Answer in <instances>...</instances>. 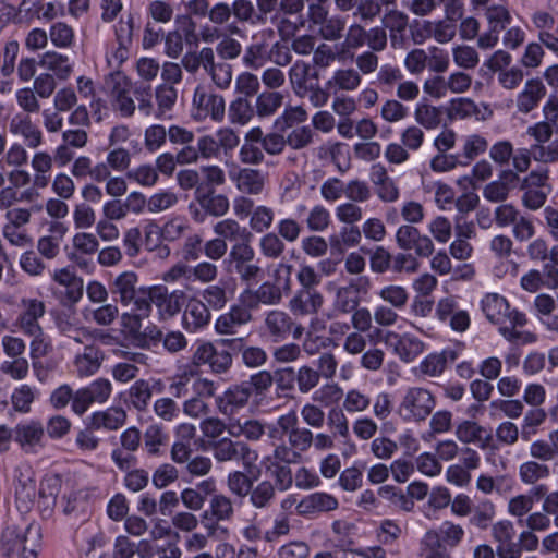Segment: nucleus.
<instances>
[{"mask_svg": "<svg viewBox=\"0 0 558 558\" xmlns=\"http://www.w3.org/2000/svg\"><path fill=\"white\" fill-rule=\"evenodd\" d=\"M378 495L383 499L389 501L393 507L399 508L405 512H411L414 509V500L408 497L401 489L390 485L381 486L378 489Z\"/></svg>", "mask_w": 558, "mask_h": 558, "instance_id": "obj_47", "label": "nucleus"}, {"mask_svg": "<svg viewBox=\"0 0 558 558\" xmlns=\"http://www.w3.org/2000/svg\"><path fill=\"white\" fill-rule=\"evenodd\" d=\"M16 473V498L24 504L33 502L37 494L34 471L29 466H23L19 468Z\"/></svg>", "mask_w": 558, "mask_h": 558, "instance_id": "obj_31", "label": "nucleus"}, {"mask_svg": "<svg viewBox=\"0 0 558 558\" xmlns=\"http://www.w3.org/2000/svg\"><path fill=\"white\" fill-rule=\"evenodd\" d=\"M531 458L542 462H548L557 458L558 446L550 440L537 439L531 442L529 447Z\"/></svg>", "mask_w": 558, "mask_h": 558, "instance_id": "obj_58", "label": "nucleus"}, {"mask_svg": "<svg viewBox=\"0 0 558 558\" xmlns=\"http://www.w3.org/2000/svg\"><path fill=\"white\" fill-rule=\"evenodd\" d=\"M13 439L26 453H36L45 446L44 425L36 420L21 422L14 427Z\"/></svg>", "mask_w": 558, "mask_h": 558, "instance_id": "obj_13", "label": "nucleus"}, {"mask_svg": "<svg viewBox=\"0 0 558 558\" xmlns=\"http://www.w3.org/2000/svg\"><path fill=\"white\" fill-rule=\"evenodd\" d=\"M209 264L201 263L194 268L187 266L186 282L184 287L186 291L195 295L202 294L206 299L209 293Z\"/></svg>", "mask_w": 558, "mask_h": 558, "instance_id": "obj_29", "label": "nucleus"}, {"mask_svg": "<svg viewBox=\"0 0 558 558\" xmlns=\"http://www.w3.org/2000/svg\"><path fill=\"white\" fill-rule=\"evenodd\" d=\"M37 252L27 250L21 254L19 265L21 269L31 277H41L47 265Z\"/></svg>", "mask_w": 558, "mask_h": 558, "instance_id": "obj_48", "label": "nucleus"}, {"mask_svg": "<svg viewBox=\"0 0 558 558\" xmlns=\"http://www.w3.org/2000/svg\"><path fill=\"white\" fill-rule=\"evenodd\" d=\"M546 95V87L538 78L527 80L523 89L518 94L515 105L521 113L534 110Z\"/></svg>", "mask_w": 558, "mask_h": 558, "instance_id": "obj_23", "label": "nucleus"}, {"mask_svg": "<svg viewBox=\"0 0 558 558\" xmlns=\"http://www.w3.org/2000/svg\"><path fill=\"white\" fill-rule=\"evenodd\" d=\"M37 390L28 385H21L15 388L11 395V403L15 411L21 413H28L32 403L35 401Z\"/></svg>", "mask_w": 558, "mask_h": 558, "instance_id": "obj_50", "label": "nucleus"}, {"mask_svg": "<svg viewBox=\"0 0 558 558\" xmlns=\"http://www.w3.org/2000/svg\"><path fill=\"white\" fill-rule=\"evenodd\" d=\"M353 289L359 292L364 288L362 284L355 288L354 283L352 282L347 287H340L337 289L333 301L336 311L341 314H349L360 305V299L352 295Z\"/></svg>", "mask_w": 558, "mask_h": 558, "instance_id": "obj_42", "label": "nucleus"}, {"mask_svg": "<svg viewBox=\"0 0 558 558\" xmlns=\"http://www.w3.org/2000/svg\"><path fill=\"white\" fill-rule=\"evenodd\" d=\"M422 28L426 37L434 38L439 44L451 41L457 34L456 24L448 20L424 21Z\"/></svg>", "mask_w": 558, "mask_h": 558, "instance_id": "obj_34", "label": "nucleus"}, {"mask_svg": "<svg viewBox=\"0 0 558 558\" xmlns=\"http://www.w3.org/2000/svg\"><path fill=\"white\" fill-rule=\"evenodd\" d=\"M215 232L221 238L211 240V259L223 256L227 252L226 240L239 241L242 238L252 236V233L242 228L238 221L233 219H225L215 226Z\"/></svg>", "mask_w": 558, "mask_h": 558, "instance_id": "obj_15", "label": "nucleus"}, {"mask_svg": "<svg viewBox=\"0 0 558 558\" xmlns=\"http://www.w3.org/2000/svg\"><path fill=\"white\" fill-rule=\"evenodd\" d=\"M49 38L58 48H70L74 43L75 35L70 25L57 22L49 29Z\"/></svg>", "mask_w": 558, "mask_h": 558, "instance_id": "obj_57", "label": "nucleus"}, {"mask_svg": "<svg viewBox=\"0 0 558 558\" xmlns=\"http://www.w3.org/2000/svg\"><path fill=\"white\" fill-rule=\"evenodd\" d=\"M184 322L187 329L197 330L204 328L209 322V310L195 294L190 299L184 313Z\"/></svg>", "mask_w": 558, "mask_h": 558, "instance_id": "obj_32", "label": "nucleus"}, {"mask_svg": "<svg viewBox=\"0 0 558 558\" xmlns=\"http://www.w3.org/2000/svg\"><path fill=\"white\" fill-rule=\"evenodd\" d=\"M451 52L454 64L460 69L472 70L480 63V54L474 47L456 45Z\"/></svg>", "mask_w": 558, "mask_h": 558, "instance_id": "obj_44", "label": "nucleus"}, {"mask_svg": "<svg viewBox=\"0 0 558 558\" xmlns=\"http://www.w3.org/2000/svg\"><path fill=\"white\" fill-rule=\"evenodd\" d=\"M113 354L123 361L111 367L112 378L122 384L135 379L140 373L138 365H146L148 356L142 352H131L122 349L113 350Z\"/></svg>", "mask_w": 558, "mask_h": 558, "instance_id": "obj_12", "label": "nucleus"}, {"mask_svg": "<svg viewBox=\"0 0 558 558\" xmlns=\"http://www.w3.org/2000/svg\"><path fill=\"white\" fill-rule=\"evenodd\" d=\"M549 475V466L534 459L525 461L519 466L520 481L525 485H533L538 481L547 478Z\"/></svg>", "mask_w": 558, "mask_h": 558, "instance_id": "obj_40", "label": "nucleus"}, {"mask_svg": "<svg viewBox=\"0 0 558 558\" xmlns=\"http://www.w3.org/2000/svg\"><path fill=\"white\" fill-rule=\"evenodd\" d=\"M337 508L338 500L332 495L323 492L310 494L296 505V511L302 515L332 511Z\"/></svg>", "mask_w": 558, "mask_h": 558, "instance_id": "obj_26", "label": "nucleus"}, {"mask_svg": "<svg viewBox=\"0 0 558 558\" xmlns=\"http://www.w3.org/2000/svg\"><path fill=\"white\" fill-rule=\"evenodd\" d=\"M533 159L543 163L558 161V138L545 144L532 145Z\"/></svg>", "mask_w": 558, "mask_h": 558, "instance_id": "obj_64", "label": "nucleus"}, {"mask_svg": "<svg viewBox=\"0 0 558 558\" xmlns=\"http://www.w3.org/2000/svg\"><path fill=\"white\" fill-rule=\"evenodd\" d=\"M105 360L104 351L95 345H85L82 352H77L72 361L73 373L78 378L94 376L101 367Z\"/></svg>", "mask_w": 558, "mask_h": 558, "instance_id": "obj_17", "label": "nucleus"}, {"mask_svg": "<svg viewBox=\"0 0 558 558\" xmlns=\"http://www.w3.org/2000/svg\"><path fill=\"white\" fill-rule=\"evenodd\" d=\"M106 85L112 100L130 94L132 89L131 81L120 71L111 72L106 81Z\"/></svg>", "mask_w": 558, "mask_h": 558, "instance_id": "obj_61", "label": "nucleus"}, {"mask_svg": "<svg viewBox=\"0 0 558 558\" xmlns=\"http://www.w3.org/2000/svg\"><path fill=\"white\" fill-rule=\"evenodd\" d=\"M464 530L461 525L454 524L450 521H445L440 527L439 533L429 531L425 535V543L427 545L434 544L440 547V541L447 546L456 547L463 538Z\"/></svg>", "mask_w": 558, "mask_h": 558, "instance_id": "obj_27", "label": "nucleus"}, {"mask_svg": "<svg viewBox=\"0 0 558 558\" xmlns=\"http://www.w3.org/2000/svg\"><path fill=\"white\" fill-rule=\"evenodd\" d=\"M66 231L68 228L62 222H52L49 227V234L38 238L37 253L48 260L54 259L60 254L61 243Z\"/></svg>", "mask_w": 558, "mask_h": 558, "instance_id": "obj_22", "label": "nucleus"}, {"mask_svg": "<svg viewBox=\"0 0 558 558\" xmlns=\"http://www.w3.org/2000/svg\"><path fill=\"white\" fill-rule=\"evenodd\" d=\"M520 177L511 169H505L499 173L497 180L489 182L483 189V196L490 203H504Z\"/></svg>", "mask_w": 558, "mask_h": 558, "instance_id": "obj_20", "label": "nucleus"}, {"mask_svg": "<svg viewBox=\"0 0 558 558\" xmlns=\"http://www.w3.org/2000/svg\"><path fill=\"white\" fill-rule=\"evenodd\" d=\"M150 292V300L154 301L160 320H168L178 315L185 303V293L183 290H173L170 292L166 286L155 284Z\"/></svg>", "mask_w": 558, "mask_h": 558, "instance_id": "obj_10", "label": "nucleus"}, {"mask_svg": "<svg viewBox=\"0 0 558 558\" xmlns=\"http://www.w3.org/2000/svg\"><path fill=\"white\" fill-rule=\"evenodd\" d=\"M292 265L279 263L274 269L275 282H264L256 291H245L241 299L248 307H255L258 303L265 305H276L282 300L283 293L291 290Z\"/></svg>", "mask_w": 558, "mask_h": 558, "instance_id": "obj_2", "label": "nucleus"}, {"mask_svg": "<svg viewBox=\"0 0 558 558\" xmlns=\"http://www.w3.org/2000/svg\"><path fill=\"white\" fill-rule=\"evenodd\" d=\"M168 435L159 424L149 425L144 433V445L149 454H158L160 447L166 445Z\"/></svg>", "mask_w": 558, "mask_h": 558, "instance_id": "obj_53", "label": "nucleus"}, {"mask_svg": "<svg viewBox=\"0 0 558 558\" xmlns=\"http://www.w3.org/2000/svg\"><path fill=\"white\" fill-rule=\"evenodd\" d=\"M138 275L133 270H125L116 276L110 282V292L122 306L131 305L134 294L140 291Z\"/></svg>", "mask_w": 558, "mask_h": 558, "instance_id": "obj_21", "label": "nucleus"}, {"mask_svg": "<svg viewBox=\"0 0 558 558\" xmlns=\"http://www.w3.org/2000/svg\"><path fill=\"white\" fill-rule=\"evenodd\" d=\"M397 342L395 344V353L403 362H412L424 351V343L418 338L404 333L396 336Z\"/></svg>", "mask_w": 558, "mask_h": 558, "instance_id": "obj_35", "label": "nucleus"}, {"mask_svg": "<svg viewBox=\"0 0 558 558\" xmlns=\"http://www.w3.org/2000/svg\"><path fill=\"white\" fill-rule=\"evenodd\" d=\"M51 279L65 289L60 296L63 305H73L82 299L83 280L70 267L56 268L51 272Z\"/></svg>", "mask_w": 558, "mask_h": 558, "instance_id": "obj_16", "label": "nucleus"}, {"mask_svg": "<svg viewBox=\"0 0 558 558\" xmlns=\"http://www.w3.org/2000/svg\"><path fill=\"white\" fill-rule=\"evenodd\" d=\"M414 119L420 128L435 130L442 121V111L430 104L418 102L414 109Z\"/></svg>", "mask_w": 558, "mask_h": 558, "instance_id": "obj_36", "label": "nucleus"}, {"mask_svg": "<svg viewBox=\"0 0 558 558\" xmlns=\"http://www.w3.org/2000/svg\"><path fill=\"white\" fill-rule=\"evenodd\" d=\"M454 435L463 445H475L487 449L493 441V434L473 420H462L456 425Z\"/></svg>", "mask_w": 558, "mask_h": 558, "instance_id": "obj_18", "label": "nucleus"}, {"mask_svg": "<svg viewBox=\"0 0 558 558\" xmlns=\"http://www.w3.org/2000/svg\"><path fill=\"white\" fill-rule=\"evenodd\" d=\"M287 438L288 442L281 441L274 448L278 459L299 462L302 454L312 448V430L307 427L299 426Z\"/></svg>", "mask_w": 558, "mask_h": 558, "instance_id": "obj_11", "label": "nucleus"}, {"mask_svg": "<svg viewBox=\"0 0 558 558\" xmlns=\"http://www.w3.org/2000/svg\"><path fill=\"white\" fill-rule=\"evenodd\" d=\"M379 298L389 303L393 308H403L409 300L405 288L401 286H386L378 292Z\"/></svg>", "mask_w": 558, "mask_h": 558, "instance_id": "obj_63", "label": "nucleus"}, {"mask_svg": "<svg viewBox=\"0 0 558 558\" xmlns=\"http://www.w3.org/2000/svg\"><path fill=\"white\" fill-rule=\"evenodd\" d=\"M292 463H296V461H286L276 458V449L262 459V465L266 472L275 478L278 487L283 490L288 489L293 482L291 469L289 468V464Z\"/></svg>", "mask_w": 558, "mask_h": 558, "instance_id": "obj_24", "label": "nucleus"}, {"mask_svg": "<svg viewBox=\"0 0 558 558\" xmlns=\"http://www.w3.org/2000/svg\"><path fill=\"white\" fill-rule=\"evenodd\" d=\"M546 412L544 409L534 408L529 410L523 417L521 425V438L525 441L530 440L532 436L537 433L538 427L546 420Z\"/></svg>", "mask_w": 558, "mask_h": 558, "instance_id": "obj_49", "label": "nucleus"}, {"mask_svg": "<svg viewBox=\"0 0 558 558\" xmlns=\"http://www.w3.org/2000/svg\"><path fill=\"white\" fill-rule=\"evenodd\" d=\"M298 389L301 393H307L318 386L320 376L317 369L310 365H302L295 375Z\"/></svg>", "mask_w": 558, "mask_h": 558, "instance_id": "obj_60", "label": "nucleus"}, {"mask_svg": "<svg viewBox=\"0 0 558 558\" xmlns=\"http://www.w3.org/2000/svg\"><path fill=\"white\" fill-rule=\"evenodd\" d=\"M485 317L493 324L510 326H523L526 323L525 315L510 308V304L498 293H487L481 302Z\"/></svg>", "mask_w": 558, "mask_h": 558, "instance_id": "obj_6", "label": "nucleus"}, {"mask_svg": "<svg viewBox=\"0 0 558 558\" xmlns=\"http://www.w3.org/2000/svg\"><path fill=\"white\" fill-rule=\"evenodd\" d=\"M251 319V313L248 310L234 306L227 314L221 315L215 325L217 332L219 333H232L234 328L247 323Z\"/></svg>", "mask_w": 558, "mask_h": 558, "instance_id": "obj_37", "label": "nucleus"}, {"mask_svg": "<svg viewBox=\"0 0 558 558\" xmlns=\"http://www.w3.org/2000/svg\"><path fill=\"white\" fill-rule=\"evenodd\" d=\"M283 104V95L279 92H263L255 100V112L259 118L275 114Z\"/></svg>", "mask_w": 558, "mask_h": 558, "instance_id": "obj_43", "label": "nucleus"}, {"mask_svg": "<svg viewBox=\"0 0 558 558\" xmlns=\"http://www.w3.org/2000/svg\"><path fill=\"white\" fill-rule=\"evenodd\" d=\"M304 328L294 322L292 316L282 310H271L264 318V336L272 342H281L290 336L298 340L302 337Z\"/></svg>", "mask_w": 558, "mask_h": 558, "instance_id": "obj_5", "label": "nucleus"}, {"mask_svg": "<svg viewBox=\"0 0 558 558\" xmlns=\"http://www.w3.org/2000/svg\"><path fill=\"white\" fill-rule=\"evenodd\" d=\"M46 314V305L36 298H23L20 301V312L14 325L23 335L40 333L43 327L39 320Z\"/></svg>", "mask_w": 558, "mask_h": 558, "instance_id": "obj_9", "label": "nucleus"}, {"mask_svg": "<svg viewBox=\"0 0 558 558\" xmlns=\"http://www.w3.org/2000/svg\"><path fill=\"white\" fill-rule=\"evenodd\" d=\"M155 95L158 105L156 117L160 118L173 108L177 102L178 92L172 85L161 84L156 87Z\"/></svg>", "mask_w": 558, "mask_h": 558, "instance_id": "obj_54", "label": "nucleus"}, {"mask_svg": "<svg viewBox=\"0 0 558 558\" xmlns=\"http://www.w3.org/2000/svg\"><path fill=\"white\" fill-rule=\"evenodd\" d=\"M372 403L371 397L357 388L347 391L342 402V408L347 413L365 412Z\"/></svg>", "mask_w": 558, "mask_h": 558, "instance_id": "obj_45", "label": "nucleus"}, {"mask_svg": "<svg viewBox=\"0 0 558 558\" xmlns=\"http://www.w3.org/2000/svg\"><path fill=\"white\" fill-rule=\"evenodd\" d=\"M274 220V209L265 205H258L250 217L248 226L252 231L264 233L271 228Z\"/></svg>", "mask_w": 558, "mask_h": 558, "instance_id": "obj_46", "label": "nucleus"}, {"mask_svg": "<svg viewBox=\"0 0 558 558\" xmlns=\"http://www.w3.org/2000/svg\"><path fill=\"white\" fill-rule=\"evenodd\" d=\"M40 66L52 72L54 78L66 80L72 73V64L69 58L56 51H47L43 54Z\"/></svg>", "mask_w": 558, "mask_h": 558, "instance_id": "obj_33", "label": "nucleus"}, {"mask_svg": "<svg viewBox=\"0 0 558 558\" xmlns=\"http://www.w3.org/2000/svg\"><path fill=\"white\" fill-rule=\"evenodd\" d=\"M205 180L201 182L199 173L195 170H183L178 173V181L182 189L196 187L195 199L190 204L193 218L203 222L209 215V170L203 167Z\"/></svg>", "mask_w": 558, "mask_h": 558, "instance_id": "obj_4", "label": "nucleus"}, {"mask_svg": "<svg viewBox=\"0 0 558 558\" xmlns=\"http://www.w3.org/2000/svg\"><path fill=\"white\" fill-rule=\"evenodd\" d=\"M547 171H531L520 179V189L523 191L522 205L530 210L539 209L546 202L549 187L547 185Z\"/></svg>", "mask_w": 558, "mask_h": 558, "instance_id": "obj_8", "label": "nucleus"}, {"mask_svg": "<svg viewBox=\"0 0 558 558\" xmlns=\"http://www.w3.org/2000/svg\"><path fill=\"white\" fill-rule=\"evenodd\" d=\"M324 304L323 294L315 289H300L289 301V310L295 316L317 314Z\"/></svg>", "mask_w": 558, "mask_h": 558, "instance_id": "obj_19", "label": "nucleus"}, {"mask_svg": "<svg viewBox=\"0 0 558 558\" xmlns=\"http://www.w3.org/2000/svg\"><path fill=\"white\" fill-rule=\"evenodd\" d=\"M436 408V397L427 388L412 386L404 390L399 405L398 414L404 422H425Z\"/></svg>", "mask_w": 558, "mask_h": 558, "instance_id": "obj_3", "label": "nucleus"}, {"mask_svg": "<svg viewBox=\"0 0 558 558\" xmlns=\"http://www.w3.org/2000/svg\"><path fill=\"white\" fill-rule=\"evenodd\" d=\"M266 177L259 170L242 169L238 174V189L246 194L258 195L263 192Z\"/></svg>", "mask_w": 558, "mask_h": 558, "instance_id": "obj_38", "label": "nucleus"}, {"mask_svg": "<svg viewBox=\"0 0 558 558\" xmlns=\"http://www.w3.org/2000/svg\"><path fill=\"white\" fill-rule=\"evenodd\" d=\"M263 256L269 259H278L284 252L283 241L275 232L265 233L258 243Z\"/></svg>", "mask_w": 558, "mask_h": 558, "instance_id": "obj_51", "label": "nucleus"}, {"mask_svg": "<svg viewBox=\"0 0 558 558\" xmlns=\"http://www.w3.org/2000/svg\"><path fill=\"white\" fill-rule=\"evenodd\" d=\"M427 230L436 242L446 244L452 236L451 221L445 216L434 217L427 225Z\"/></svg>", "mask_w": 558, "mask_h": 558, "instance_id": "obj_56", "label": "nucleus"}, {"mask_svg": "<svg viewBox=\"0 0 558 558\" xmlns=\"http://www.w3.org/2000/svg\"><path fill=\"white\" fill-rule=\"evenodd\" d=\"M310 74V65L304 61H296L289 71V80L292 89L298 96L306 93V82Z\"/></svg>", "mask_w": 558, "mask_h": 558, "instance_id": "obj_55", "label": "nucleus"}, {"mask_svg": "<svg viewBox=\"0 0 558 558\" xmlns=\"http://www.w3.org/2000/svg\"><path fill=\"white\" fill-rule=\"evenodd\" d=\"M251 238H242L231 247L228 258L223 262L229 272H232V267L254 259L255 251L251 245Z\"/></svg>", "mask_w": 558, "mask_h": 558, "instance_id": "obj_39", "label": "nucleus"}, {"mask_svg": "<svg viewBox=\"0 0 558 558\" xmlns=\"http://www.w3.org/2000/svg\"><path fill=\"white\" fill-rule=\"evenodd\" d=\"M126 412L120 407H110L104 411H96L89 417L92 429L117 430L124 425Z\"/></svg>", "mask_w": 558, "mask_h": 558, "instance_id": "obj_25", "label": "nucleus"}, {"mask_svg": "<svg viewBox=\"0 0 558 558\" xmlns=\"http://www.w3.org/2000/svg\"><path fill=\"white\" fill-rule=\"evenodd\" d=\"M9 132L13 136L20 137L29 149H36L44 143L41 130L32 121L28 114L23 112H19L11 118Z\"/></svg>", "mask_w": 558, "mask_h": 558, "instance_id": "obj_14", "label": "nucleus"}, {"mask_svg": "<svg viewBox=\"0 0 558 558\" xmlns=\"http://www.w3.org/2000/svg\"><path fill=\"white\" fill-rule=\"evenodd\" d=\"M362 83V75L355 69H338L326 82V87L335 90L354 92Z\"/></svg>", "mask_w": 558, "mask_h": 558, "instance_id": "obj_30", "label": "nucleus"}, {"mask_svg": "<svg viewBox=\"0 0 558 558\" xmlns=\"http://www.w3.org/2000/svg\"><path fill=\"white\" fill-rule=\"evenodd\" d=\"M128 397L133 408L138 411L146 410L153 397L149 381L145 379L135 380L128 390Z\"/></svg>", "mask_w": 558, "mask_h": 558, "instance_id": "obj_41", "label": "nucleus"}, {"mask_svg": "<svg viewBox=\"0 0 558 558\" xmlns=\"http://www.w3.org/2000/svg\"><path fill=\"white\" fill-rule=\"evenodd\" d=\"M112 384L107 378L99 377L93 380L74 392L72 411L77 415H83L92 404L106 403L112 393Z\"/></svg>", "mask_w": 558, "mask_h": 558, "instance_id": "obj_7", "label": "nucleus"}, {"mask_svg": "<svg viewBox=\"0 0 558 558\" xmlns=\"http://www.w3.org/2000/svg\"><path fill=\"white\" fill-rule=\"evenodd\" d=\"M488 148L487 140L480 134H470L465 136L462 145L463 157L468 161L474 160L480 155L484 154Z\"/></svg>", "mask_w": 558, "mask_h": 558, "instance_id": "obj_59", "label": "nucleus"}, {"mask_svg": "<svg viewBox=\"0 0 558 558\" xmlns=\"http://www.w3.org/2000/svg\"><path fill=\"white\" fill-rule=\"evenodd\" d=\"M61 486L62 480L56 474L48 475L41 481L38 494L48 508L56 505V499L61 492Z\"/></svg>", "mask_w": 558, "mask_h": 558, "instance_id": "obj_52", "label": "nucleus"}, {"mask_svg": "<svg viewBox=\"0 0 558 558\" xmlns=\"http://www.w3.org/2000/svg\"><path fill=\"white\" fill-rule=\"evenodd\" d=\"M41 529L38 523H9L2 531L0 548L5 556L17 555L20 558H36L40 547Z\"/></svg>", "mask_w": 558, "mask_h": 558, "instance_id": "obj_1", "label": "nucleus"}, {"mask_svg": "<svg viewBox=\"0 0 558 558\" xmlns=\"http://www.w3.org/2000/svg\"><path fill=\"white\" fill-rule=\"evenodd\" d=\"M307 111L302 106L286 107L282 114L277 118L276 125L280 130L291 128L294 124H301L307 120Z\"/></svg>", "mask_w": 558, "mask_h": 558, "instance_id": "obj_62", "label": "nucleus"}, {"mask_svg": "<svg viewBox=\"0 0 558 558\" xmlns=\"http://www.w3.org/2000/svg\"><path fill=\"white\" fill-rule=\"evenodd\" d=\"M250 396V388L233 386L217 399L218 409L223 414H232L235 410L243 408L247 403Z\"/></svg>", "mask_w": 558, "mask_h": 558, "instance_id": "obj_28", "label": "nucleus"}]
</instances>
